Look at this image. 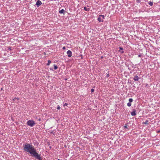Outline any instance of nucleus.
I'll return each mask as SVG.
<instances>
[{
  "label": "nucleus",
  "mask_w": 160,
  "mask_h": 160,
  "mask_svg": "<svg viewBox=\"0 0 160 160\" xmlns=\"http://www.w3.org/2000/svg\"><path fill=\"white\" fill-rule=\"evenodd\" d=\"M23 149L25 151L29 153L35 158L38 160H42L40 155L37 152L36 149L32 144L26 143L23 145Z\"/></svg>",
  "instance_id": "1"
},
{
  "label": "nucleus",
  "mask_w": 160,
  "mask_h": 160,
  "mask_svg": "<svg viewBox=\"0 0 160 160\" xmlns=\"http://www.w3.org/2000/svg\"><path fill=\"white\" fill-rule=\"evenodd\" d=\"M27 124L28 126L31 127H33L36 124L35 122L33 120H28L27 122Z\"/></svg>",
  "instance_id": "2"
},
{
  "label": "nucleus",
  "mask_w": 160,
  "mask_h": 160,
  "mask_svg": "<svg viewBox=\"0 0 160 160\" xmlns=\"http://www.w3.org/2000/svg\"><path fill=\"white\" fill-rule=\"evenodd\" d=\"M42 4V2L40 0H38L36 4L37 7H39Z\"/></svg>",
  "instance_id": "3"
},
{
  "label": "nucleus",
  "mask_w": 160,
  "mask_h": 160,
  "mask_svg": "<svg viewBox=\"0 0 160 160\" xmlns=\"http://www.w3.org/2000/svg\"><path fill=\"white\" fill-rule=\"evenodd\" d=\"M139 78H140L138 77V74H137L134 76L133 78V79L135 81H137L138 80Z\"/></svg>",
  "instance_id": "4"
},
{
  "label": "nucleus",
  "mask_w": 160,
  "mask_h": 160,
  "mask_svg": "<svg viewBox=\"0 0 160 160\" xmlns=\"http://www.w3.org/2000/svg\"><path fill=\"white\" fill-rule=\"evenodd\" d=\"M67 53L68 56V57H71V56L72 55V52L71 51L68 50L67 52Z\"/></svg>",
  "instance_id": "5"
},
{
  "label": "nucleus",
  "mask_w": 160,
  "mask_h": 160,
  "mask_svg": "<svg viewBox=\"0 0 160 160\" xmlns=\"http://www.w3.org/2000/svg\"><path fill=\"white\" fill-rule=\"evenodd\" d=\"M131 114L132 116H134L136 115V110L135 109L133 110V111L131 112Z\"/></svg>",
  "instance_id": "6"
},
{
  "label": "nucleus",
  "mask_w": 160,
  "mask_h": 160,
  "mask_svg": "<svg viewBox=\"0 0 160 160\" xmlns=\"http://www.w3.org/2000/svg\"><path fill=\"white\" fill-rule=\"evenodd\" d=\"M119 52H121L122 53H123L124 52V51L123 50V48L121 47H119Z\"/></svg>",
  "instance_id": "7"
},
{
  "label": "nucleus",
  "mask_w": 160,
  "mask_h": 160,
  "mask_svg": "<svg viewBox=\"0 0 160 160\" xmlns=\"http://www.w3.org/2000/svg\"><path fill=\"white\" fill-rule=\"evenodd\" d=\"M148 120H146L145 122H143L142 124H148Z\"/></svg>",
  "instance_id": "8"
},
{
  "label": "nucleus",
  "mask_w": 160,
  "mask_h": 160,
  "mask_svg": "<svg viewBox=\"0 0 160 160\" xmlns=\"http://www.w3.org/2000/svg\"><path fill=\"white\" fill-rule=\"evenodd\" d=\"M65 11L63 9H62L61 10L59 11V13H64V12Z\"/></svg>",
  "instance_id": "9"
},
{
  "label": "nucleus",
  "mask_w": 160,
  "mask_h": 160,
  "mask_svg": "<svg viewBox=\"0 0 160 160\" xmlns=\"http://www.w3.org/2000/svg\"><path fill=\"white\" fill-rule=\"evenodd\" d=\"M84 10L86 11H89V8H88L86 7H84Z\"/></svg>",
  "instance_id": "10"
},
{
  "label": "nucleus",
  "mask_w": 160,
  "mask_h": 160,
  "mask_svg": "<svg viewBox=\"0 0 160 160\" xmlns=\"http://www.w3.org/2000/svg\"><path fill=\"white\" fill-rule=\"evenodd\" d=\"M148 4L149 5H150L151 6H152L153 5V2H148Z\"/></svg>",
  "instance_id": "11"
},
{
  "label": "nucleus",
  "mask_w": 160,
  "mask_h": 160,
  "mask_svg": "<svg viewBox=\"0 0 160 160\" xmlns=\"http://www.w3.org/2000/svg\"><path fill=\"white\" fill-rule=\"evenodd\" d=\"M132 104L131 102H129L127 103V106L128 107H130L131 106Z\"/></svg>",
  "instance_id": "12"
},
{
  "label": "nucleus",
  "mask_w": 160,
  "mask_h": 160,
  "mask_svg": "<svg viewBox=\"0 0 160 160\" xmlns=\"http://www.w3.org/2000/svg\"><path fill=\"white\" fill-rule=\"evenodd\" d=\"M54 69H58V67L55 64L54 65Z\"/></svg>",
  "instance_id": "13"
},
{
  "label": "nucleus",
  "mask_w": 160,
  "mask_h": 160,
  "mask_svg": "<svg viewBox=\"0 0 160 160\" xmlns=\"http://www.w3.org/2000/svg\"><path fill=\"white\" fill-rule=\"evenodd\" d=\"M133 101V100L132 99V98H130L129 99V102H132Z\"/></svg>",
  "instance_id": "14"
},
{
  "label": "nucleus",
  "mask_w": 160,
  "mask_h": 160,
  "mask_svg": "<svg viewBox=\"0 0 160 160\" xmlns=\"http://www.w3.org/2000/svg\"><path fill=\"white\" fill-rule=\"evenodd\" d=\"M51 63V61L50 60H48V64H47V65H49Z\"/></svg>",
  "instance_id": "15"
},
{
  "label": "nucleus",
  "mask_w": 160,
  "mask_h": 160,
  "mask_svg": "<svg viewBox=\"0 0 160 160\" xmlns=\"http://www.w3.org/2000/svg\"><path fill=\"white\" fill-rule=\"evenodd\" d=\"M19 99V98H15L13 99V100L14 101H15V99H16L17 100V101H16V102H18V99Z\"/></svg>",
  "instance_id": "16"
},
{
  "label": "nucleus",
  "mask_w": 160,
  "mask_h": 160,
  "mask_svg": "<svg viewBox=\"0 0 160 160\" xmlns=\"http://www.w3.org/2000/svg\"><path fill=\"white\" fill-rule=\"evenodd\" d=\"M98 20L100 22V15H99L98 18Z\"/></svg>",
  "instance_id": "17"
},
{
  "label": "nucleus",
  "mask_w": 160,
  "mask_h": 160,
  "mask_svg": "<svg viewBox=\"0 0 160 160\" xmlns=\"http://www.w3.org/2000/svg\"><path fill=\"white\" fill-rule=\"evenodd\" d=\"M94 91V89L92 88L91 90V92H93Z\"/></svg>",
  "instance_id": "18"
},
{
  "label": "nucleus",
  "mask_w": 160,
  "mask_h": 160,
  "mask_svg": "<svg viewBox=\"0 0 160 160\" xmlns=\"http://www.w3.org/2000/svg\"><path fill=\"white\" fill-rule=\"evenodd\" d=\"M124 128H127V124H126V125L124 126Z\"/></svg>",
  "instance_id": "19"
},
{
  "label": "nucleus",
  "mask_w": 160,
  "mask_h": 160,
  "mask_svg": "<svg viewBox=\"0 0 160 160\" xmlns=\"http://www.w3.org/2000/svg\"><path fill=\"white\" fill-rule=\"evenodd\" d=\"M101 17H102L103 18H104V16L103 15H101Z\"/></svg>",
  "instance_id": "20"
},
{
  "label": "nucleus",
  "mask_w": 160,
  "mask_h": 160,
  "mask_svg": "<svg viewBox=\"0 0 160 160\" xmlns=\"http://www.w3.org/2000/svg\"><path fill=\"white\" fill-rule=\"evenodd\" d=\"M67 105H68V104L66 103H65V104H64L63 106H67Z\"/></svg>",
  "instance_id": "21"
},
{
  "label": "nucleus",
  "mask_w": 160,
  "mask_h": 160,
  "mask_svg": "<svg viewBox=\"0 0 160 160\" xmlns=\"http://www.w3.org/2000/svg\"><path fill=\"white\" fill-rule=\"evenodd\" d=\"M60 106L59 105H58V106L57 108V109L59 110V109H60Z\"/></svg>",
  "instance_id": "22"
},
{
  "label": "nucleus",
  "mask_w": 160,
  "mask_h": 160,
  "mask_svg": "<svg viewBox=\"0 0 160 160\" xmlns=\"http://www.w3.org/2000/svg\"><path fill=\"white\" fill-rule=\"evenodd\" d=\"M109 74L108 73V74H107V76H106V77L108 78V77H109Z\"/></svg>",
  "instance_id": "23"
},
{
  "label": "nucleus",
  "mask_w": 160,
  "mask_h": 160,
  "mask_svg": "<svg viewBox=\"0 0 160 160\" xmlns=\"http://www.w3.org/2000/svg\"><path fill=\"white\" fill-rule=\"evenodd\" d=\"M51 133H53V131H51L50 132Z\"/></svg>",
  "instance_id": "24"
},
{
  "label": "nucleus",
  "mask_w": 160,
  "mask_h": 160,
  "mask_svg": "<svg viewBox=\"0 0 160 160\" xmlns=\"http://www.w3.org/2000/svg\"><path fill=\"white\" fill-rule=\"evenodd\" d=\"M137 2L138 3H139L140 2V0H137Z\"/></svg>",
  "instance_id": "25"
},
{
  "label": "nucleus",
  "mask_w": 160,
  "mask_h": 160,
  "mask_svg": "<svg viewBox=\"0 0 160 160\" xmlns=\"http://www.w3.org/2000/svg\"><path fill=\"white\" fill-rule=\"evenodd\" d=\"M141 54H139V55H138V57H141Z\"/></svg>",
  "instance_id": "26"
},
{
  "label": "nucleus",
  "mask_w": 160,
  "mask_h": 160,
  "mask_svg": "<svg viewBox=\"0 0 160 160\" xmlns=\"http://www.w3.org/2000/svg\"><path fill=\"white\" fill-rule=\"evenodd\" d=\"M41 118H39V119H38V121H41Z\"/></svg>",
  "instance_id": "27"
},
{
  "label": "nucleus",
  "mask_w": 160,
  "mask_h": 160,
  "mask_svg": "<svg viewBox=\"0 0 160 160\" xmlns=\"http://www.w3.org/2000/svg\"><path fill=\"white\" fill-rule=\"evenodd\" d=\"M62 48L64 49H65V47H63V48Z\"/></svg>",
  "instance_id": "28"
},
{
  "label": "nucleus",
  "mask_w": 160,
  "mask_h": 160,
  "mask_svg": "<svg viewBox=\"0 0 160 160\" xmlns=\"http://www.w3.org/2000/svg\"><path fill=\"white\" fill-rule=\"evenodd\" d=\"M9 49H10V50H11V48H9Z\"/></svg>",
  "instance_id": "29"
},
{
  "label": "nucleus",
  "mask_w": 160,
  "mask_h": 160,
  "mask_svg": "<svg viewBox=\"0 0 160 160\" xmlns=\"http://www.w3.org/2000/svg\"><path fill=\"white\" fill-rule=\"evenodd\" d=\"M148 84H146V86L147 87H148Z\"/></svg>",
  "instance_id": "30"
},
{
  "label": "nucleus",
  "mask_w": 160,
  "mask_h": 160,
  "mask_svg": "<svg viewBox=\"0 0 160 160\" xmlns=\"http://www.w3.org/2000/svg\"><path fill=\"white\" fill-rule=\"evenodd\" d=\"M160 132V131H158V133H159V132Z\"/></svg>",
  "instance_id": "31"
},
{
  "label": "nucleus",
  "mask_w": 160,
  "mask_h": 160,
  "mask_svg": "<svg viewBox=\"0 0 160 160\" xmlns=\"http://www.w3.org/2000/svg\"><path fill=\"white\" fill-rule=\"evenodd\" d=\"M103 58V57H102H102H101V58Z\"/></svg>",
  "instance_id": "32"
},
{
  "label": "nucleus",
  "mask_w": 160,
  "mask_h": 160,
  "mask_svg": "<svg viewBox=\"0 0 160 160\" xmlns=\"http://www.w3.org/2000/svg\"><path fill=\"white\" fill-rule=\"evenodd\" d=\"M50 148H51V147H50Z\"/></svg>",
  "instance_id": "33"
},
{
  "label": "nucleus",
  "mask_w": 160,
  "mask_h": 160,
  "mask_svg": "<svg viewBox=\"0 0 160 160\" xmlns=\"http://www.w3.org/2000/svg\"><path fill=\"white\" fill-rule=\"evenodd\" d=\"M15 101H16V99H15Z\"/></svg>",
  "instance_id": "34"
},
{
  "label": "nucleus",
  "mask_w": 160,
  "mask_h": 160,
  "mask_svg": "<svg viewBox=\"0 0 160 160\" xmlns=\"http://www.w3.org/2000/svg\"><path fill=\"white\" fill-rule=\"evenodd\" d=\"M58 160H60L59 159H58Z\"/></svg>",
  "instance_id": "35"
}]
</instances>
